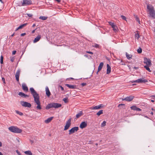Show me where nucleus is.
I'll return each instance as SVG.
<instances>
[{"mask_svg": "<svg viewBox=\"0 0 155 155\" xmlns=\"http://www.w3.org/2000/svg\"><path fill=\"white\" fill-rule=\"evenodd\" d=\"M30 90L31 91V94L33 95L34 98V102L36 103V104L37 105L36 107V109L37 110H41L42 108L39 100L40 97L39 94L33 87H31L30 88Z\"/></svg>", "mask_w": 155, "mask_h": 155, "instance_id": "1", "label": "nucleus"}, {"mask_svg": "<svg viewBox=\"0 0 155 155\" xmlns=\"http://www.w3.org/2000/svg\"><path fill=\"white\" fill-rule=\"evenodd\" d=\"M147 12L149 17L153 19L155 18V11L153 7L151 5L148 4L147 6Z\"/></svg>", "mask_w": 155, "mask_h": 155, "instance_id": "2", "label": "nucleus"}, {"mask_svg": "<svg viewBox=\"0 0 155 155\" xmlns=\"http://www.w3.org/2000/svg\"><path fill=\"white\" fill-rule=\"evenodd\" d=\"M61 106V104L57 103H52L48 104L46 106L45 108L47 110H48L52 107L58 108Z\"/></svg>", "mask_w": 155, "mask_h": 155, "instance_id": "3", "label": "nucleus"}, {"mask_svg": "<svg viewBox=\"0 0 155 155\" xmlns=\"http://www.w3.org/2000/svg\"><path fill=\"white\" fill-rule=\"evenodd\" d=\"M8 129L11 132L15 133H21L22 132V130L15 126H11L8 127Z\"/></svg>", "mask_w": 155, "mask_h": 155, "instance_id": "4", "label": "nucleus"}, {"mask_svg": "<svg viewBox=\"0 0 155 155\" xmlns=\"http://www.w3.org/2000/svg\"><path fill=\"white\" fill-rule=\"evenodd\" d=\"M148 82V81L147 79H144L143 78L139 79L135 81H131L132 83H145Z\"/></svg>", "mask_w": 155, "mask_h": 155, "instance_id": "5", "label": "nucleus"}, {"mask_svg": "<svg viewBox=\"0 0 155 155\" xmlns=\"http://www.w3.org/2000/svg\"><path fill=\"white\" fill-rule=\"evenodd\" d=\"M20 104L22 106L25 107L30 108L31 106L30 103L26 101H21Z\"/></svg>", "mask_w": 155, "mask_h": 155, "instance_id": "6", "label": "nucleus"}, {"mask_svg": "<svg viewBox=\"0 0 155 155\" xmlns=\"http://www.w3.org/2000/svg\"><path fill=\"white\" fill-rule=\"evenodd\" d=\"M143 62L145 64H146L145 66H150L152 65L150 60L146 58H144Z\"/></svg>", "mask_w": 155, "mask_h": 155, "instance_id": "7", "label": "nucleus"}, {"mask_svg": "<svg viewBox=\"0 0 155 155\" xmlns=\"http://www.w3.org/2000/svg\"><path fill=\"white\" fill-rule=\"evenodd\" d=\"M79 129L78 127H75L72 128L71 129L69 130V134H71L77 132Z\"/></svg>", "mask_w": 155, "mask_h": 155, "instance_id": "8", "label": "nucleus"}, {"mask_svg": "<svg viewBox=\"0 0 155 155\" xmlns=\"http://www.w3.org/2000/svg\"><path fill=\"white\" fill-rule=\"evenodd\" d=\"M71 118H70L67 121L64 129V130H68L70 127L71 125Z\"/></svg>", "mask_w": 155, "mask_h": 155, "instance_id": "9", "label": "nucleus"}, {"mask_svg": "<svg viewBox=\"0 0 155 155\" xmlns=\"http://www.w3.org/2000/svg\"><path fill=\"white\" fill-rule=\"evenodd\" d=\"M104 106L102 104H101L99 105L93 107H91L90 109L92 110H98L103 108Z\"/></svg>", "mask_w": 155, "mask_h": 155, "instance_id": "10", "label": "nucleus"}, {"mask_svg": "<svg viewBox=\"0 0 155 155\" xmlns=\"http://www.w3.org/2000/svg\"><path fill=\"white\" fill-rule=\"evenodd\" d=\"M31 4L32 2L31 0H23L22 5L26 6L31 5Z\"/></svg>", "mask_w": 155, "mask_h": 155, "instance_id": "11", "label": "nucleus"}, {"mask_svg": "<svg viewBox=\"0 0 155 155\" xmlns=\"http://www.w3.org/2000/svg\"><path fill=\"white\" fill-rule=\"evenodd\" d=\"M20 70L19 69H18L17 71L15 74L16 79L18 82H19V77L20 74Z\"/></svg>", "mask_w": 155, "mask_h": 155, "instance_id": "12", "label": "nucleus"}, {"mask_svg": "<svg viewBox=\"0 0 155 155\" xmlns=\"http://www.w3.org/2000/svg\"><path fill=\"white\" fill-rule=\"evenodd\" d=\"M134 98V97L132 96H130L127 97L124 99H122V100H125L127 101H130L132 100Z\"/></svg>", "mask_w": 155, "mask_h": 155, "instance_id": "13", "label": "nucleus"}, {"mask_svg": "<svg viewBox=\"0 0 155 155\" xmlns=\"http://www.w3.org/2000/svg\"><path fill=\"white\" fill-rule=\"evenodd\" d=\"M87 123L85 122L84 121L81 123L80 125V127L81 129H83L87 126Z\"/></svg>", "mask_w": 155, "mask_h": 155, "instance_id": "14", "label": "nucleus"}, {"mask_svg": "<svg viewBox=\"0 0 155 155\" xmlns=\"http://www.w3.org/2000/svg\"><path fill=\"white\" fill-rule=\"evenodd\" d=\"M65 85L70 89H75L77 88L76 86L75 85H71L68 84H66Z\"/></svg>", "mask_w": 155, "mask_h": 155, "instance_id": "15", "label": "nucleus"}, {"mask_svg": "<svg viewBox=\"0 0 155 155\" xmlns=\"http://www.w3.org/2000/svg\"><path fill=\"white\" fill-rule=\"evenodd\" d=\"M46 94L47 96L49 97L51 95V93L49 90L48 87H46L45 88Z\"/></svg>", "mask_w": 155, "mask_h": 155, "instance_id": "16", "label": "nucleus"}, {"mask_svg": "<svg viewBox=\"0 0 155 155\" xmlns=\"http://www.w3.org/2000/svg\"><path fill=\"white\" fill-rule=\"evenodd\" d=\"M18 94L21 97H24L25 98H26L29 96V95L27 94H25L24 93L22 92H19Z\"/></svg>", "mask_w": 155, "mask_h": 155, "instance_id": "17", "label": "nucleus"}, {"mask_svg": "<svg viewBox=\"0 0 155 155\" xmlns=\"http://www.w3.org/2000/svg\"><path fill=\"white\" fill-rule=\"evenodd\" d=\"M41 38V35H38L37 37H36L33 41L34 43H36Z\"/></svg>", "mask_w": 155, "mask_h": 155, "instance_id": "18", "label": "nucleus"}, {"mask_svg": "<svg viewBox=\"0 0 155 155\" xmlns=\"http://www.w3.org/2000/svg\"><path fill=\"white\" fill-rule=\"evenodd\" d=\"M103 65H104V63L103 62H101L100 63L98 67V71L97 72V74L98 73V72L99 71H100L101 70Z\"/></svg>", "mask_w": 155, "mask_h": 155, "instance_id": "19", "label": "nucleus"}, {"mask_svg": "<svg viewBox=\"0 0 155 155\" xmlns=\"http://www.w3.org/2000/svg\"><path fill=\"white\" fill-rule=\"evenodd\" d=\"M107 74H110L111 72V67L109 64H107Z\"/></svg>", "mask_w": 155, "mask_h": 155, "instance_id": "20", "label": "nucleus"}, {"mask_svg": "<svg viewBox=\"0 0 155 155\" xmlns=\"http://www.w3.org/2000/svg\"><path fill=\"white\" fill-rule=\"evenodd\" d=\"M130 108L132 110L137 111H140L141 110L140 109L137 107L136 106H132L130 107Z\"/></svg>", "mask_w": 155, "mask_h": 155, "instance_id": "21", "label": "nucleus"}, {"mask_svg": "<svg viewBox=\"0 0 155 155\" xmlns=\"http://www.w3.org/2000/svg\"><path fill=\"white\" fill-rule=\"evenodd\" d=\"M22 87L23 90L26 91H28V87L26 86V84H22Z\"/></svg>", "mask_w": 155, "mask_h": 155, "instance_id": "22", "label": "nucleus"}, {"mask_svg": "<svg viewBox=\"0 0 155 155\" xmlns=\"http://www.w3.org/2000/svg\"><path fill=\"white\" fill-rule=\"evenodd\" d=\"M27 23H26L20 25L16 29L15 31H17L19 29L22 28L23 27L27 25Z\"/></svg>", "mask_w": 155, "mask_h": 155, "instance_id": "23", "label": "nucleus"}, {"mask_svg": "<svg viewBox=\"0 0 155 155\" xmlns=\"http://www.w3.org/2000/svg\"><path fill=\"white\" fill-rule=\"evenodd\" d=\"M83 115V112L82 111H80L79 113L76 114V119L79 118Z\"/></svg>", "mask_w": 155, "mask_h": 155, "instance_id": "24", "label": "nucleus"}, {"mask_svg": "<svg viewBox=\"0 0 155 155\" xmlns=\"http://www.w3.org/2000/svg\"><path fill=\"white\" fill-rule=\"evenodd\" d=\"M53 118V117H51L50 118H48L46 120H45V122L46 123H48L51 122V121L52 120Z\"/></svg>", "mask_w": 155, "mask_h": 155, "instance_id": "25", "label": "nucleus"}, {"mask_svg": "<svg viewBox=\"0 0 155 155\" xmlns=\"http://www.w3.org/2000/svg\"><path fill=\"white\" fill-rule=\"evenodd\" d=\"M112 28H113V30L115 32H118V28L117 27V26L115 25L114 26H113Z\"/></svg>", "mask_w": 155, "mask_h": 155, "instance_id": "26", "label": "nucleus"}, {"mask_svg": "<svg viewBox=\"0 0 155 155\" xmlns=\"http://www.w3.org/2000/svg\"><path fill=\"white\" fill-rule=\"evenodd\" d=\"M25 154L28 155H32V153L30 150H28L24 152Z\"/></svg>", "mask_w": 155, "mask_h": 155, "instance_id": "27", "label": "nucleus"}, {"mask_svg": "<svg viewBox=\"0 0 155 155\" xmlns=\"http://www.w3.org/2000/svg\"><path fill=\"white\" fill-rule=\"evenodd\" d=\"M126 55L127 58L128 59L130 60L132 58V55H131V54H128L127 53H126Z\"/></svg>", "mask_w": 155, "mask_h": 155, "instance_id": "28", "label": "nucleus"}, {"mask_svg": "<svg viewBox=\"0 0 155 155\" xmlns=\"http://www.w3.org/2000/svg\"><path fill=\"white\" fill-rule=\"evenodd\" d=\"M47 18V17L41 16L39 17V18L40 19H41L43 20H46Z\"/></svg>", "mask_w": 155, "mask_h": 155, "instance_id": "29", "label": "nucleus"}, {"mask_svg": "<svg viewBox=\"0 0 155 155\" xmlns=\"http://www.w3.org/2000/svg\"><path fill=\"white\" fill-rule=\"evenodd\" d=\"M103 110H99L97 113V115L99 116L101 114H103Z\"/></svg>", "mask_w": 155, "mask_h": 155, "instance_id": "30", "label": "nucleus"}, {"mask_svg": "<svg viewBox=\"0 0 155 155\" xmlns=\"http://www.w3.org/2000/svg\"><path fill=\"white\" fill-rule=\"evenodd\" d=\"M135 18L136 19V20L137 21H138L139 24H140V21L139 19V18L136 15H134Z\"/></svg>", "mask_w": 155, "mask_h": 155, "instance_id": "31", "label": "nucleus"}, {"mask_svg": "<svg viewBox=\"0 0 155 155\" xmlns=\"http://www.w3.org/2000/svg\"><path fill=\"white\" fill-rule=\"evenodd\" d=\"M149 67L150 66H144V67L148 71H149V72H151V70L150 69V68H149Z\"/></svg>", "mask_w": 155, "mask_h": 155, "instance_id": "32", "label": "nucleus"}, {"mask_svg": "<svg viewBox=\"0 0 155 155\" xmlns=\"http://www.w3.org/2000/svg\"><path fill=\"white\" fill-rule=\"evenodd\" d=\"M0 63L1 64H3V57L2 55H1L0 57Z\"/></svg>", "mask_w": 155, "mask_h": 155, "instance_id": "33", "label": "nucleus"}, {"mask_svg": "<svg viewBox=\"0 0 155 155\" xmlns=\"http://www.w3.org/2000/svg\"><path fill=\"white\" fill-rule=\"evenodd\" d=\"M137 52L139 54L141 53L142 52V49L140 48H139L137 49Z\"/></svg>", "mask_w": 155, "mask_h": 155, "instance_id": "34", "label": "nucleus"}, {"mask_svg": "<svg viewBox=\"0 0 155 155\" xmlns=\"http://www.w3.org/2000/svg\"><path fill=\"white\" fill-rule=\"evenodd\" d=\"M63 101L65 103H68V98H64L63 99Z\"/></svg>", "mask_w": 155, "mask_h": 155, "instance_id": "35", "label": "nucleus"}, {"mask_svg": "<svg viewBox=\"0 0 155 155\" xmlns=\"http://www.w3.org/2000/svg\"><path fill=\"white\" fill-rule=\"evenodd\" d=\"M106 121H104L101 124V127H104L106 125Z\"/></svg>", "mask_w": 155, "mask_h": 155, "instance_id": "36", "label": "nucleus"}, {"mask_svg": "<svg viewBox=\"0 0 155 155\" xmlns=\"http://www.w3.org/2000/svg\"><path fill=\"white\" fill-rule=\"evenodd\" d=\"M108 23L109 24V25L111 26L112 28L115 25L114 24V23L112 22L111 21L109 22Z\"/></svg>", "mask_w": 155, "mask_h": 155, "instance_id": "37", "label": "nucleus"}, {"mask_svg": "<svg viewBox=\"0 0 155 155\" xmlns=\"http://www.w3.org/2000/svg\"><path fill=\"white\" fill-rule=\"evenodd\" d=\"M135 36L136 38H137V39H138L140 37V36L139 35V34L138 33L135 34Z\"/></svg>", "mask_w": 155, "mask_h": 155, "instance_id": "38", "label": "nucleus"}, {"mask_svg": "<svg viewBox=\"0 0 155 155\" xmlns=\"http://www.w3.org/2000/svg\"><path fill=\"white\" fill-rule=\"evenodd\" d=\"M16 112L17 114H18L20 115H23V114L22 113H21L20 112H19V111H18V110H16Z\"/></svg>", "mask_w": 155, "mask_h": 155, "instance_id": "39", "label": "nucleus"}, {"mask_svg": "<svg viewBox=\"0 0 155 155\" xmlns=\"http://www.w3.org/2000/svg\"><path fill=\"white\" fill-rule=\"evenodd\" d=\"M93 46L95 48H99V45H98L97 44H94V45H93Z\"/></svg>", "mask_w": 155, "mask_h": 155, "instance_id": "40", "label": "nucleus"}, {"mask_svg": "<svg viewBox=\"0 0 155 155\" xmlns=\"http://www.w3.org/2000/svg\"><path fill=\"white\" fill-rule=\"evenodd\" d=\"M121 18H122V19H123L124 20H126V18L125 17L124 15H121Z\"/></svg>", "mask_w": 155, "mask_h": 155, "instance_id": "41", "label": "nucleus"}, {"mask_svg": "<svg viewBox=\"0 0 155 155\" xmlns=\"http://www.w3.org/2000/svg\"><path fill=\"white\" fill-rule=\"evenodd\" d=\"M15 59V58L14 57L10 58V60L12 62H13Z\"/></svg>", "mask_w": 155, "mask_h": 155, "instance_id": "42", "label": "nucleus"}, {"mask_svg": "<svg viewBox=\"0 0 155 155\" xmlns=\"http://www.w3.org/2000/svg\"><path fill=\"white\" fill-rule=\"evenodd\" d=\"M2 81H3V83L5 84V79L4 77H2Z\"/></svg>", "mask_w": 155, "mask_h": 155, "instance_id": "43", "label": "nucleus"}, {"mask_svg": "<svg viewBox=\"0 0 155 155\" xmlns=\"http://www.w3.org/2000/svg\"><path fill=\"white\" fill-rule=\"evenodd\" d=\"M16 152L18 154V155H21V154L20 153V152L18 150H16Z\"/></svg>", "mask_w": 155, "mask_h": 155, "instance_id": "44", "label": "nucleus"}, {"mask_svg": "<svg viewBox=\"0 0 155 155\" xmlns=\"http://www.w3.org/2000/svg\"><path fill=\"white\" fill-rule=\"evenodd\" d=\"M59 87H60L61 88V89L62 91H64V88L63 87H62L61 86L59 85Z\"/></svg>", "mask_w": 155, "mask_h": 155, "instance_id": "45", "label": "nucleus"}, {"mask_svg": "<svg viewBox=\"0 0 155 155\" xmlns=\"http://www.w3.org/2000/svg\"><path fill=\"white\" fill-rule=\"evenodd\" d=\"M28 16L30 17H32V15L31 14H27Z\"/></svg>", "mask_w": 155, "mask_h": 155, "instance_id": "46", "label": "nucleus"}, {"mask_svg": "<svg viewBox=\"0 0 155 155\" xmlns=\"http://www.w3.org/2000/svg\"><path fill=\"white\" fill-rule=\"evenodd\" d=\"M26 34V33H22L21 34V36H24V35H25Z\"/></svg>", "mask_w": 155, "mask_h": 155, "instance_id": "47", "label": "nucleus"}, {"mask_svg": "<svg viewBox=\"0 0 155 155\" xmlns=\"http://www.w3.org/2000/svg\"><path fill=\"white\" fill-rule=\"evenodd\" d=\"M86 84L85 83H82L81 84V85L82 86H85V85H86Z\"/></svg>", "mask_w": 155, "mask_h": 155, "instance_id": "48", "label": "nucleus"}, {"mask_svg": "<svg viewBox=\"0 0 155 155\" xmlns=\"http://www.w3.org/2000/svg\"><path fill=\"white\" fill-rule=\"evenodd\" d=\"M16 51H13L12 52V54L13 55H15L16 54Z\"/></svg>", "mask_w": 155, "mask_h": 155, "instance_id": "49", "label": "nucleus"}, {"mask_svg": "<svg viewBox=\"0 0 155 155\" xmlns=\"http://www.w3.org/2000/svg\"><path fill=\"white\" fill-rule=\"evenodd\" d=\"M86 52L87 53H88L90 54H93V53L92 52H91V51H87Z\"/></svg>", "mask_w": 155, "mask_h": 155, "instance_id": "50", "label": "nucleus"}, {"mask_svg": "<svg viewBox=\"0 0 155 155\" xmlns=\"http://www.w3.org/2000/svg\"><path fill=\"white\" fill-rule=\"evenodd\" d=\"M124 105V104H119V105L118 106V107H120V106H122V105Z\"/></svg>", "mask_w": 155, "mask_h": 155, "instance_id": "51", "label": "nucleus"}, {"mask_svg": "<svg viewBox=\"0 0 155 155\" xmlns=\"http://www.w3.org/2000/svg\"><path fill=\"white\" fill-rule=\"evenodd\" d=\"M36 29H35V30H33L32 31V33H35V31L36 30Z\"/></svg>", "mask_w": 155, "mask_h": 155, "instance_id": "52", "label": "nucleus"}, {"mask_svg": "<svg viewBox=\"0 0 155 155\" xmlns=\"http://www.w3.org/2000/svg\"><path fill=\"white\" fill-rule=\"evenodd\" d=\"M2 143L0 141V147H2Z\"/></svg>", "mask_w": 155, "mask_h": 155, "instance_id": "53", "label": "nucleus"}, {"mask_svg": "<svg viewBox=\"0 0 155 155\" xmlns=\"http://www.w3.org/2000/svg\"><path fill=\"white\" fill-rule=\"evenodd\" d=\"M57 1L58 2H60L61 1V0H55Z\"/></svg>", "mask_w": 155, "mask_h": 155, "instance_id": "54", "label": "nucleus"}, {"mask_svg": "<svg viewBox=\"0 0 155 155\" xmlns=\"http://www.w3.org/2000/svg\"><path fill=\"white\" fill-rule=\"evenodd\" d=\"M35 24H33L32 25V27H35Z\"/></svg>", "mask_w": 155, "mask_h": 155, "instance_id": "55", "label": "nucleus"}, {"mask_svg": "<svg viewBox=\"0 0 155 155\" xmlns=\"http://www.w3.org/2000/svg\"><path fill=\"white\" fill-rule=\"evenodd\" d=\"M150 114L152 115H153V112H150Z\"/></svg>", "mask_w": 155, "mask_h": 155, "instance_id": "56", "label": "nucleus"}, {"mask_svg": "<svg viewBox=\"0 0 155 155\" xmlns=\"http://www.w3.org/2000/svg\"><path fill=\"white\" fill-rule=\"evenodd\" d=\"M14 34H15V33H14L12 35H11V36L12 37H13L14 36Z\"/></svg>", "mask_w": 155, "mask_h": 155, "instance_id": "57", "label": "nucleus"}, {"mask_svg": "<svg viewBox=\"0 0 155 155\" xmlns=\"http://www.w3.org/2000/svg\"><path fill=\"white\" fill-rule=\"evenodd\" d=\"M0 2H1L2 3H3V2L2 0H0Z\"/></svg>", "mask_w": 155, "mask_h": 155, "instance_id": "58", "label": "nucleus"}, {"mask_svg": "<svg viewBox=\"0 0 155 155\" xmlns=\"http://www.w3.org/2000/svg\"><path fill=\"white\" fill-rule=\"evenodd\" d=\"M151 101L152 102H154V100H151Z\"/></svg>", "mask_w": 155, "mask_h": 155, "instance_id": "59", "label": "nucleus"}, {"mask_svg": "<svg viewBox=\"0 0 155 155\" xmlns=\"http://www.w3.org/2000/svg\"><path fill=\"white\" fill-rule=\"evenodd\" d=\"M0 155H3L2 153L1 152H0Z\"/></svg>", "mask_w": 155, "mask_h": 155, "instance_id": "60", "label": "nucleus"}, {"mask_svg": "<svg viewBox=\"0 0 155 155\" xmlns=\"http://www.w3.org/2000/svg\"><path fill=\"white\" fill-rule=\"evenodd\" d=\"M17 141L18 142V143H19L20 142V141L18 140V139H17Z\"/></svg>", "mask_w": 155, "mask_h": 155, "instance_id": "61", "label": "nucleus"}, {"mask_svg": "<svg viewBox=\"0 0 155 155\" xmlns=\"http://www.w3.org/2000/svg\"><path fill=\"white\" fill-rule=\"evenodd\" d=\"M152 97H155V95L152 96Z\"/></svg>", "mask_w": 155, "mask_h": 155, "instance_id": "62", "label": "nucleus"}, {"mask_svg": "<svg viewBox=\"0 0 155 155\" xmlns=\"http://www.w3.org/2000/svg\"><path fill=\"white\" fill-rule=\"evenodd\" d=\"M70 79H74V78H70Z\"/></svg>", "mask_w": 155, "mask_h": 155, "instance_id": "63", "label": "nucleus"}, {"mask_svg": "<svg viewBox=\"0 0 155 155\" xmlns=\"http://www.w3.org/2000/svg\"><path fill=\"white\" fill-rule=\"evenodd\" d=\"M96 145H97V143H96Z\"/></svg>", "mask_w": 155, "mask_h": 155, "instance_id": "64", "label": "nucleus"}]
</instances>
